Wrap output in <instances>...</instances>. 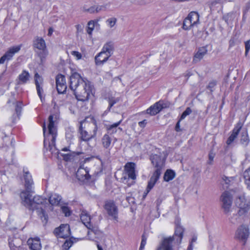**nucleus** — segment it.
I'll use <instances>...</instances> for the list:
<instances>
[{"mask_svg": "<svg viewBox=\"0 0 250 250\" xmlns=\"http://www.w3.org/2000/svg\"><path fill=\"white\" fill-rule=\"evenodd\" d=\"M236 205L239 209L238 213L239 215H247L250 213V204L246 203V199L243 195H241L236 199Z\"/></svg>", "mask_w": 250, "mask_h": 250, "instance_id": "nucleus-7", "label": "nucleus"}, {"mask_svg": "<svg viewBox=\"0 0 250 250\" xmlns=\"http://www.w3.org/2000/svg\"><path fill=\"white\" fill-rule=\"evenodd\" d=\"M73 242L69 240H66L65 242L64 243L62 247L64 249L67 250L69 249L72 245Z\"/></svg>", "mask_w": 250, "mask_h": 250, "instance_id": "nucleus-45", "label": "nucleus"}, {"mask_svg": "<svg viewBox=\"0 0 250 250\" xmlns=\"http://www.w3.org/2000/svg\"><path fill=\"white\" fill-rule=\"evenodd\" d=\"M69 87L78 101H88L93 96V87L91 83L82 78L77 72H74L70 76Z\"/></svg>", "mask_w": 250, "mask_h": 250, "instance_id": "nucleus-1", "label": "nucleus"}, {"mask_svg": "<svg viewBox=\"0 0 250 250\" xmlns=\"http://www.w3.org/2000/svg\"><path fill=\"white\" fill-rule=\"evenodd\" d=\"M239 141L240 144L243 147H247L249 145L250 139L247 129H244L241 132L239 136Z\"/></svg>", "mask_w": 250, "mask_h": 250, "instance_id": "nucleus-18", "label": "nucleus"}, {"mask_svg": "<svg viewBox=\"0 0 250 250\" xmlns=\"http://www.w3.org/2000/svg\"><path fill=\"white\" fill-rule=\"evenodd\" d=\"M164 107L165 106L164 103L162 101H159L148 108L146 110V113L151 116L155 115Z\"/></svg>", "mask_w": 250, "mask_h": 250, "instance_id": "nucleus-15", "label": "nucleus"}, {"mask_svg": "<svg viewBox=\"0 0 250 250\" xmlns=\"http://www.w3.org/2000/svg\"><path fill=\"white\" fill-rule=\"evenodd\" d=\"M34 78L35 83L36 87L37 94L39 96L41 101H42V99H43L42 97V94L44 92L43 89V78L41 76H40L38 73H35Z\"/></svg>", "mask_w": 250, "mask_h": 250, "instance_id": "nucleus-12", "label": "nucleus"}, {"mask_svg": "<svg viewBox=\"0 0 250 250\" xmlns=\"http://www.w3.org/2000/svg\"><path fill=\"white\" fill-rule=\"evenodd\" d=\"M151 160L152 165L156 169L148 182L146 188L144 192V197L146 196L159 179L161 174V169L164 164V160L162 159L160 155L157 154L152 155L151 156Z\"/></svg>", "mask_w": 250, "mask_h": 250, "instance_id": "nucleus-4", "label": "nucleus"}, {"mask_svg": "<svg viewBox=\"0 0 250 250\" xmlns=\"http://www.w3.org/2000/svg\"><path fill=\"white\" fill-rule=\"evenodd\" d=\"M10 250H25L22 246H15L13 247V245H9Z\"/></svg>", "mask_w": 250, "mask_h": 250, "instance_id": "nucleus-46", "label": "nucleus"}, {"mask_svg": "<svg viewBox=\"0 0 250 250\" xmlns=\"http://www.w3.org/2000/svg\"><path fill=\"white\" fill-rule=\"evenodd\" d=\"M242 126L243 124L241 122H239L236 124L226 142L228 145H230L238 138V135L242 128Z\"/></svg>", "mask_w": 250, "mask_h": 250, "instance_id": "nucleus-13", "label": "nucleus"}, {"mask_svg": "<svg viewBox=\"0 0 250 250\" xmlns=\"http://www.w3.org/2000/svg\"><path fill=\"white\" fill-rule=\"evenodd\" d=\"M188 18L191 21L193 27L196 26L199 23V15L197 12H191L188 16Z\"/></svg>", "mask_w": 250, "mask_h": 250, "instance_id": "nucleus-28", "label": "nucleus"}, {"mask_svg": "<svg viewBox=\"0 0 250 250\" xmlns=\"http://www.w3.org/2000/svg\"><path fill=\"white\" fill-rule=\"evenodd\" d=\"M104 208L109 216H111L112 219L117 220L118 210L113 201H105Z\"/></svg>", "mask_w": 250, "mask_h": 250, "instance_id": "nucleus-9", "label": "nucleus"}, {"mask_svg": "<svg viewBox=\"0 0 250 250\" xmlns=\"http://www.w3.org/2000/svg\"><path fill=\"white\" fill-rule=\"evenodd\" d=\"M193 249V246L191 243H190L189 246L187 250H192Z\"/></svg>", "mask_w": 250, "mask_h": 250, "instance_id": "nucleus-61", "label": "nucleus"}, {"mask_svg": "<svg viewBox=\"0 0 250 250\" xmlns=\"http://www.w3.org/2000/svg\"><path fill=\"white\" fill-rule=\"evenodd\" d=\"M54 234L59 238H65L70 235V229L68 224H62L54 230Z\"/></svg>", "mask_w": 250, "mask_h": 250, "instance_id": "nucleus-10", "label": "nucleus"}, {"mask_svg": "<svg viewBox=\"0 0 250 250\" xmlns=\"http://www.w3.org/2000/svg\"><path fill=\"white\" fill-rule=\"evenodd\" d=\"M57 120L56 116L51 115L48 117L49 124L48 125V134L45 136V126H43V134L44 136V146L49 149L51 153H58V151L56 148L55 141L57 136V129L55 126V123Z\"/></svg>", "mask_w": 250, "mask_h": 250, "instance_id": "nucleus-3", "label": "nucleus"}, {"mask_svg": "<svg viewBox=\"0 0 250 250\" xmlns=\"http://www.w3.org/2000/svg\"><path fill=\"white\" fill-rule=\"evenodd\" d=\"M97 248H98V250H103L102 247L101 246H100L99 244H97Z\"/></svg>", "mask_w": 250, "mask_h": 250, "instance_id": "nucleus-64", "label": "nucleus"}, {"mask_svg": "<svg viewBox=\"0 0 250 250\" xmlns=\"http://www.w3.org/2000/svg\"><path fill=\"white\" fill-rule=\"evenodd\" d=\"M222 179L226 184H229L230 182V179H232V178H228L226 176H224Z\"/></svg>", "mask_w": 250, "mask_h": 250, "instance_id": "nucleus-52", "label": "nucleus"}, {"mask_svg": "<svg viewBox=\"0 0 250 250\" xmlns=\"http://www.w3.org/2000/svg\"><path fill=\"white\" fill-rule=\"evenodd\" d=\"M146 244V239L144 236L142 237V239L140 247V250H142L144 248L145 245Z\"/></svg>", "mask_w": 250, "mask_h": 250, "instance_id": "nucleus-50", "label": "nucleus"}, {"mask_svg": "<svg viewBox=\"0 0 250 250\" xmlns=\"http://www.w3.org/2000/svg\"><path fill=\"white\" fill-rule=\"evenodd\" d=\"M33 46L35 48L41 51V52L38 53V55L41 59V62H42L48 55L44 40L42 38L37 37L34 41Z\"/></svg>", "mask_w": 250, "mask_h": 250, "instance_id": "nucleus-6", "label": "nucleus"}, {"mask_svg": "<svg viewBox=\"0 0 250 250\" xmlns=\"http://www.w3.org/2000/svg\"><path fill=\"white\" fill-rule=\"evenodd\" d=\"M126 199L128 203L134 202V199L130 196H127L126 197Z\"/></svg>", "mask_w": 250, "mask_h": 250, "instance_id": "nucleus-58", "label": "nucleus"}, {"mask_svg": "<svg viewBox=\"0 0 250 250\" xmlns=\"http://www.w3.org/2000/svg\"><path fill=\"white\" fill-rule=\"evenodd\" d=\"M110 56L103 52L102 51L99 53L95 57V62L97 65H103L108 60Z\"/></svg>", "mask_w": 250, "mask_h": 250, "instance_id": "nucleus-20", "label": "nucleus"}, {"mask_svg": "<svg viewBox=\"0 0 250 250\" xmlns=\"http://www.w3.org/2000/svg\"><path fill=\"white\" fill-rule=\"evenodd\" d=\"M103 8H104V6H95L96 13H98L102 10Z\"/></svg>", "mask_w": 250, "mask_h": 250, "instance_id": "nucleus-57", "label": "nucleus"}, {"mask_svg": "<svg viewBox=\"0 0 250 250\" xmlns=\"http://www.w3.org/2000/svg\"><path fill=\"white\" fill-rule=\"evenodd\" d=\"M62 211L65 214V216H69L71 214V211L69 208L67 206H62L61 208Z\"/></svg>", "mask_w": 250, "mask_h": 250, "instance_id": "nucleus-43", "label": "nucleus"}, {"mask_svg": "<svg viewBox=\"0 0 250 250\" xmlns=\"http://www.w3.org/2000/svg\"><path fill=\"white\" fill-rule=\"evenodd\" d=\"M216 84V82L215 81H212L210 82L208 86V88L210 89V91H212V88H213Z\"/></svg>", "mask_w": 250, "mask_h": 250, "instance_id": "nucleus-48", "label": "nucleus"}, {"mask_svg": "<svg viewBox=\"0 0 250 250\" xmlns=\"http://www.w3.org/2000/svg\"><path fill=\"white\" fill-rule=\"evenodd\" d=\"M114 50L113 43L111 42H109L104 44L102 51L106 54H108V56H111L113 53Z\"/></svg>", "mask_w": 250, "mask_h": 250, "instance_id": "nucleus-29", "label": "nucleus"}, {"mask_svg": "<svg viewBox=\"0 0 250 250\" xmlns=\"http://www.w3.org/2000/svg\"><path fill=\"white\" fill-rule=\"evenodd\" d=\"M22 246V241L19 238L13 237L9 239V245Z\"/></svg>", "mask_w": 250, "mask_h": 250, "instance_id": "nucleus-38", "label": "nucleus"}, {"mask_svg": "<svg viewBox=\"0 0 250 250\" xmlns=\"http://www.w3.org/2000/svg\"><path fill=\"white\" fill-rule=\"evenodd\" d=\"M62 150L64 151H68L67 153L62 154L63 160L65 161H70L71 160L73 159L75 156L79 155L82 153L80 152H76L74 151H71L67 147H64L62 149Z\"/></svg>", "mask_w": 250, "mask_h": 250, "instance_id": "nucleus-25", "label": "nucleus"}, {"mask_svg": "<svg viewBox=\"0 0 250 250\" xmlns=\"http://www.w3.org/2000/svg\"><path fill=\"white\" fill-rule=\"evenodd\" d=\"M184 76L185 77H187V80L188 79V78L191 76L192 75V72L190 71H187L185 73H184Z\"/></svg>", "mask_w": 250, "mask_h": 250, "instance_id": "nucleus-54", "label": "nucleus"}, {"mask_svg": "<svg viewBox=\"0 0 250 250\" xmlns=\"http://www.w3.org/2000/svg\"><path fill=\"white\" fill-rule=\"evenodd\" d=\"M192 27H193V26L191 24V21L187 17L183 21V28L185 30H188Z\"/></svg>", "mask_w": 250, "mask_h": 250, "instance_id": "nucleus-39", "label": "nucleus"}, {"mask_svg": "<svg viewBox=\"0 0 250 250\" xmlns=\"http://www.w3.org/2000/svg\"><path fill=\"white\" fill-rule=\"evenodd\" d=\"M96 26H100L98 21L91 20L88 22L87 32L89 35H92V31H93L94 27Z\"/></svg>", "mask_w": 250, "mask_h": 250, "instance_id": "nucleus-34", "label": "nucleus"}, {"mask_svg": "<svg viewBox=\"0 0 250 250\" xmlns=\"http://www.w3.org/2000/svg\"><path fill=\"white\" fill-rule=\"evenodd\" d=\"M197 240V237H193L192 239H191V242L190 243H191L192 244V243L194 242H195Z\"/></svg>", "mask_w": 250, "mask_h": 250, "instance_id": "nucleus-63", "label": "nucleus"}, {"mask_svg": "<svg viewBox=\"0 0 250 250\" xmlns=\"http://www.w3.org/2000/svg\"><path fill=\"white\" fill-rule=\"evenodd\" d=\"M119 101V98H115L114 97H112L109 99V107L108 110H109L111 107L116 103H117Z\"/></svg>", "mask_w": 250, "mask_h": 250, "instance_id": "nucleus-44", "label": "nucleus"}, {"mask_svg": "<svg viewBox=\"0 0 250 250\" xmlns=\"http://www.w3.org/2000/svg\"><path fill=\"white\" fill-rule=\"evenodd\" d=\"M136 165L133 162H128L125 166V170L127 174L128 178L135 180L136 178L135 174Z\"/></svg>", "mask_w": 250, "mask_h": 250, "instance_id": "nucleus-16", "label": "nucleus"}, {"mask_svg": "<svg viewBox=\"0 0 250 250\" xmlns=\"http://www.w3.org/2000/svg\"><path fill=\"white\" fill-rule=\"evenodd\" d=\"M29 78L30 74L25 70H23L19 76V80L21 83H25L29 80Z\"/></svg>", "mask_w": 250, "mask_h": 250, "instance_id": "nucleus-35", "label": "nucleus"}, {"mask_svg": "<svg viewBox=\"0 0 250 250\" xmlns=\"http://www.w3.org/2000/svg\"><path fill=\"white\" fill-rule=\"evenodd\" d=\"M30 250H41L42 246L39 238H29L27 242Z\"/></svg>", "mask_w": 250, "mask_h": 250, "instance_id": "nucleus-19", "label": "nucleus"}, {"mask_svg": "<svg viewBox=\"0 0 250 250\" xmlns=\"http://www.w3.org/2000/svg\"><path fill=\"white\" fill-rule=\"evenodd\" d=\"M116 22L117 19L115 18H111L108 19L106 21V23L110 28L113 27L116 23Z\"/></svg>", "mask_w": 250, "mask_h": 250, "instance_id": "nucleus-41", "label": "nucleus"}, {"mask_svg": "<svg viewBox=\"0 0 250 250\" xmlns=\"http://www.w3.org/2000/svg\"><path fill=\"white\" fill-rule=\"evenodd\" d=\"M250 235V230L248 227L241 225L236 231L235 238L243 243L245 245Z\"/></svg>", "mask_w": 250, "mask_h": 250, "instance_id": "nucleus-8", "label": "nucleus"}, {"mask_svg": "<svg viewBox=\"0 0 250 250\" xmlns=\"http://www.w3.org/2000/svg\"><path fill=\"white\" fill-rule=\"evenodd\" d=\"M192 112V110L190 107H187L185 111L183 112L180 118V121L184 119L186 116L189 115Z\"/></svg>", "mask_w": 250, "mask_h": 250, "instance_id": "nucleus-42", "label": "nucleus"}, {"mask_svg": "<svg viewBox=\"0 0 250 250\" xmlns=\"http://www.w3.org/2000/svg\"><path fill=\"white\" fill-rule=\"evenodd\" d=\"M88 229L89 230L87 232V236L89 240H93L95 238H98L102 234V232L96 226H93L91 225L90 228Z\"/></svg>", "mask_w": 250, "mask_h": 250, "instance_id": "nucleus-21", "label": "nucleus"}, {"mask_svg": "<svg viewBox=\"0 0 250 250\" xmlns=\"http://www.w3.org/2000/svg\"><path fill=\"white\" fill-rule=\"evenodd\" d=\"M71 54L75 57L77 60H79L82 58L81 54L78 51H72Z\"/></svg>", "mask_w": 250, "mask_h": 250, "instance_id": "nucleus-47", "label": "nucleus"}, {"mask_svg": "<svg viewBox=\"0 0 250 250\" xmlns=\"http://www.w3.org/2000/svg\"><path fill=\"white\" fill-rule=\"evenodd\" d=\"M53 33V30L51 28H49L48 30V35L51 36Z\"/></svg>", "mask_w": 250, "mask_h": 250, "instance_id": "nucleus-62", "label": "nucleus"}, {"mask_svg": "<svg viewBox=\"0 0 250 250\" xmlns=\"http://www.w3.org/2000/svg\"><path fill=\"white\" fill-rule=\"evenodd\" d=\"M20 178L25 188L22 191L33 192L34 183L32 176L27 167L23 168L22 173L21 175Z\"/></svg>", "mask_w": 250, "mask_h": 250, "instance_id": "nucleus-5", "label": "nucleus"}, {"mask_svg": "<svg viewBox=\"0 0 250 250\" xmlns=\"http://www.w3.org/2000/svg\"><path fill=\"white\" fill-rule=\"evenodd\" d=\"M57 90L59 93H63L66 90L65 77L63 75L60 74L56 78Z\"/></svg>", "mask_w": 250, "mask_h": 250, "instance_id": "nucleus-14", "label": "nucleus"}, {"mask_svg": "<svg viewBox=\"0 0 250 250\" xmlns=\"http://www.w3.org/2000/svg\"><path fill=\"white\" fill-rule=\"evenodd\" d=\"M175 176V173L174 171L168 169L167 170L164 176V179L165 181L168 182L172 180Z\"/></svg>", "mask_w": 250, "mask_h": 250, "instance_id": "nucleus-37", "label": "nucleus"}, {"mask_svg": "<svg viewBox=\"0 0 250 250\" xmlns=\"http://www.w3.org/2000/svg\"><path fill=\"white\" fill-rule=\"evenodd\" d=\"M245 54L247 55L250 49V42L249 41H248L245 42Z\"/></svg>", "mask_w": 250, "mask_h": 250, "instance_id": "nucleus-49", "label": "nucleus"}, {"mask_svg": "<svg viewBox=\"0 0 250 250\" xmlns=\"http://www.w3.org/2000/svg\"><path fill=\"white\" fill-rule=\"evenodd\" d=\"M207 50L205 47H202L198 49V51L195 53L193 59L194 63H197L200 62L207 54Z\"/></svg>", "mask_w": 250, "mask_h": 250, "instance_id": "nucleus-24", "label": "nucleus"}, {"mask_svg": "<svg viewBox=\"0 0 250 250\" xmlns=\"http://www.w3.org/2000/svg\"><path fill=\"white\" fill-rule=\"evenodd\" d=\"M87 11L91 14L96 13L95 6H92V7H90L89 8H88L87 9Z\"/></svg>", "mask_w": 250, "mask_h": 250, "instance_id": "nucleus-53", "label": "nucleus"}, {"mask_svg": "<svg viewBox=\"0 0 250 250\" xmlns=\"http://www.w3.org/2000/svg\"><path fill=\"white\" fill-rule=\"evenodd\" d=\"M221 200L222 202V208L226 213L229 211L232 204V196L228 191L222 193L221 197Z\"/></svg>", "mask_w": 250, "mask_h": 250, "instance_id": "nucleus-11", "label": "nucleus"}, {"mask_svg": "<svg viewBox=\"0 0 250 250\" xmlns=\"http://www.w3.org/2000/svg\"><path fill=\"white\" fill-rule=\"evenodd\" d=\"M173 240V238L171 237L165 238L162 243L163 250H173L172 248Z\"/></svg>", "mask_w": 250, "mask_h": 250, "instance_id": "nucleus-30", "label": "nucleus"}, {"mask_svg": "<svg viewBox=\"0 0 250 250\" xmlns=\"http://www.w3.org/2000/svg\"><path fill=\"white\" fill-rule=\"evenodd\" d=\"M184 229L181 226H177L175 231L176 236H178L180 238V242H181L183 236Z\"/></svg>", "mask_w": 250, "mask_h": 250, "instance_id": "nucleus-40", "label": "nucleus"}, {"mask_svg": "<svg viewBox=\"0 0 250 250\" xmlns=\"http://www.w3.org/2000/svg\"><path fill=\"white\" fill-rule=\"evenodd\" d=\"M76 176L79 179L82 180H88L90 178L88 168L87 167H84L83 165L81 166L78 168Z\"/></svg>", "mask_w": 250, "mask_h": 250, "instance_id": "nucleus-17", "label": "nucleus"}, {"mask_svg": "<svg viewBox=\"0 0 250 250\" xmlns=\"http://www.w3.org/2000/svg\"><path fill=\"white\" fill-rule=\"evenodd\" d=\"M111 142L112 139L108 134H104L102 139L103 146L104 148L106 149L110 147L111 144Z\"/></svg>", "mask_w": 250, "mask_h": 250, "instance_id": "nucleus-32", "label": "nucleus"}, {"mask_svg": "<svg viewBox=\"0 0 250 250\" xmlns=\"http://www.w3.org/2000/svg\"><path fill=\"white\" fill-rule=\"evenodd\" d=\"M146 123H147L146 120H144L142 121L139 122L138 124H139V125L141 128H144L146 126Z\"/></svg>", "mask_w": 250, "mask_h": 250, "instance_id": "nucleus-51", "label": "nucleus"}, {"mask_svg": "<svg viewBox=\"0 0 250 250\" xmlns=\"http://www.w3.org/2000/svg\"><path fill=\"white\" fill-rule=\"evenodd\" d=\"M208 157H209V160L210 161V162H209V164H211V161H213V158H214V154L212 153H210L209 154Z\"/></svg>", "mask_w": 250, "mask_h": 250, "instance_id": "nucleus-56", "label": "nucleus"}, {"mask_svg": "<svg viewBox=\"0 0 250 250\" xmlns=\"http://www.w3.org/2000/svg\"><path fill=\"white\" fill-rule=\"evenodd\" d=\"M180 121H180V120H179L176 125L175 130L176 131H180L179 127H180Z\"/></svg>", "mask_w": 250, "mask_h": 250, "instance_id": "nucleus-59", "label": "nucleus"}, {"mask_svg": "<svg viewBox=\"0 0 250 250\" xmlns=\"http://www.w3.org/2000/svg\"><path fill=\"white\" fill-rule=\"evenodd\" d=\"M122 122V120H120L119 122L114 123L112 125H107L106 129L107 130L108 134H113L117 132L118 130L120 131L122 130V129L120 127H118V126L120 125Z\"/></svg>", "mask_w": 250, "mask_h": 250, "instance_id": "nucleus-26", "label": "nucleus"}, {"mask_svg": "<svg viewBox=\"0 0 250 250\" xmlns=\"http://www.w3.org/2000/svg\"><path fill=\"white\" fill-rule=\"evenodd\" d=\"M62 199L61 196L57 194H52L49 199V202L53 206L58 205Z\"/></svg>", "mask_w": 250, "mask_h": 250, "instance_id": "nucleus-33", "label": "nucleus"}, {"mask_svg": "<svg viewBox=\"0 0 250 250\" xmlns=\"http://www.w3.org/2000/svg\"><path fill=\"white\" fill-rule=\"evenodd\" d=\"M21 45L13 46L10 48L5 53L4 55L7 58V60H10L12 59L14 54L18 52L21 48Z\"/></svg>", "mask_w": 250, "mask_h": 250, "instance_id": "nucleus-27", "label": "nucleus"}, {"mask_svg": "<svg viewBox=\"0 0 250 250\" xmlns=\"http://www.w3.org/2000/svg\"><path fill=\"white\" fill-rule=\"evenodd\" d=\"M10 102H12V104L15 105L16 114L17 118L19 119L20 116L21 115L22 111V107L23 105L22 102L21 101H17L15 100L13 101H8L9 103Z\"/></svg>", "mask_w": 250, "mask_h": 250, "instance_id": "nucleus-31", "label": "nucleus"}, {"mask_svg": "<svg viewBox=\"0 0 250 250\" xmlns=\"http://www.w3.org/2000/svg\"><path fill=\"white\" fill-rule=\"evenodd\" d=\"M31 192L21 191L20 197L22 204L29 209H37L38 215L40 216L42 223L46 224L48 220V216L45 214V211L38 206L46 202V199L40 195H36L33 198L31 194Z\"/></svg>", "mask_w": 250, "mask_h": 250, "instance_id": "nucleus-2", "label": "nucleus"}, {"mask_svg": "<svg viewBox=\"0 0 250 250\" xmlns=\"http://www.w3.org/2000/svg\"><path fill=\"white\" fill-rule=\"evenodd\" d=\"M76 28L78 32H81L82 31V26L80 24L76 25Z\"/></svg>", "mask_w": 250, "mask_h": 250, "instance_id": "nucleus-60", "label": "nucleus"}, {"mask_svg": "<svg viewBox=\"0 0 250 250\" xmlns=\"http://www.w3.org/2000/svg\"><path fill=\"white\" fill-rule=\"evenodd\" d=\"M6 60H7V58L6 56L4 55L0 58V63H3Z\"/></svg>", "mask_w": 250, "mask_h": 250, "instance_id": "nucleus-55", "label": "nucleus"}, {"mask_svg": "<svg viewBox=\"0 0 250 250\" xmlns=\"http://www.w3.org/2000/svg\"><path fill=\"white\" fill-rule=\"evenodd\" d=\"M81 220L87 229H90L91 227V217L89 214L86 210H83L81 214Z\"/></svg>", "mask_w": 250, "mask_h": 250, "instance_id": "nucleus-22", "label": "nucleus"}, {"mask_svg": "<svg viewBox=\"0 0 250 250\" xmlns=\"http://www.w3.org/2000/svg\"><path fill=\"white\" fill-rule=\"evenodd\" d=\"M80 133V138L84 141H87L92 138L96 134V131L94 129L93 134L88 133L86 130H83L82 127V124H81L79 129Z\"/></svg>", "mask_w": 250, "mask_h": 250, "instance_id": "nucleus-23", "label": "nucleus"}, {"mask_svg": "<svg viewBox=\"0 0 250 250\" xmlns=\"http://www.w3.org/2000/svg\"><path fill=\"white\" fill-rule=\"evenodd\" d=\"M244 178L247 188L250 190V167L244 172Z\"/></svg>", "mask_w": 250, "mask_h": 250, "instance_id": "nucleus-36", "label": "nucleus"}]
</instances>
